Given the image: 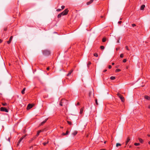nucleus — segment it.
Segmentation results:
<instances>
[{
	"label": "nucleus",
	"instance_id": "1",
	"mask_svg": "<svg viewBox=\"0 0 150 150\" xmlns=\"http://www.w3.org/2000/svg\"><path fill=\"white\" fill-rule=\"evenodd\" d=\"M43 54L45 56H48L50 54V51L48 50H45L42 51Z\"/></svg>",
	"mask_w": 150,
	"mask_h": 150
},
{
	"label": "nucleus",
	"instance_id": "2",
	"mask_svg": "<svg viewBox=\"0 0 150 150\" xmlns=\"http://www.w3.org/2000/svg\"><path fill=\"white\" fill-rule=\"evenodd\" d=\"M117 96L120 98V99L121 100L122 102H123L124 101V98L122 95L118 93L117 94Z\"/></svg>",
	"mask_w": 150,
	"mask_h": 150
},
{
	"label": "nucleus",
	"instance_id": "3",
	"mask_svg": "<svg viewBox=\"0 0 150 150\" xmlns=\"http://www.w3.org/2000/svg\"><path fill=\"white\" fill-rule=\"evenodd\" d=\"M68 12L69 10L67 8L61 13L63 16H64L67 15L68 14Z\"/></svg>",
	"mask_w": 150,
	"mask_h": 150
},
{
	"label": "nucleus",
	"instance_id": "4",
	"mask_svg": "<svg viewBox=\"0 0 150 150\" xmlns=\"http://www.w3.org/2000/svg\"><path fill=\"white\" fill-rule=\"evenodd\" d=\"M26 135H24L23 136L18 140L17 145L18 146L19 145V144L22 141L23 139L25 138L26 136Z\"/></svg>",
	"mask_w": 150,
	"mask_h": 150
},
{
	"label": "nucleus",
	"instance_id": "5",
	"mask_svg": "<svg viewBox=\"0 0 150 150\" xmlns=\"http://www.w3.org/2000/svg\"><path fill=\"white\" fill-rule=\"evenodd\" d=\"M0 110L1 111L5 112H8V110L7 108L5 107H1L0 108Z\"/></svg>",
	"mask_w": 150,
	"mask_h": 150
},
{
	"label": "nucleus",
	"instance_id": "6",
	"mask_svg": "<svg viewBox=\"0 0 150 150\" xmlns=\"http://www.w3.org/2000/svg\"><path fill=\"white\" fill-rule=\"evenodd\" d=\"M33 105L32 104H29L27 105V109L28 110L31 108H32L33 107Z\"/></svg>",
	"mask_w": 150,
	"mask_h": 150
},
{
	"label": "nucleus",
	"instance_id": "7",
	"mask_svg": "<svg viewBox=\"0 0 150 150\" xmlns=\"http://www.w3.org/2000/svg\"><path fill=\"white\" fill-rule=\"evenodd\" d=\"M44 131V129H43L42 130H40L38 131L36 135L35 136L37 138L39 135L40 133L42 132H43Z\"/></svg>",
	"mask_w": 150,
	"mask_h": 150
},
{
	"label": "nucleus",
	"instance_id": "8",
	"mask_svg": "<svg viewBox=\"0 0 150 150\" xmlns=\"http://www.w3.org/2000/svg\"><path fill=\"white\" fill-rule=\"evenodd\" d=\"M36 138L34 136L33 138H31L30 140L28 142L29 143H31L32 142V141L34 140Z\"/></svg>",
	"mask_w": 150,
	"mask_h": 150
},
{
	"label": "nucleus",
	"instance_id": "9",
	"mask_svg": "<svg viewBox=\"0 0 150 150\" xmlns=\"http://www.w3.org/2000/svg\"><path fill=\"white\" fill-rule=\"evenodd\" d=\"M13 38V37L12 36H11L10 37V39H9V40L7 41V43L8 44H9L11 43V41L12 40Z\"/></svg>",
	"mask_w": 150,
	"mask_h": 150
},
{
	"label": "nucleus",
	"instance_id": "10",
	"mask_svg": "<svg viewBox=\"0 0 150 150\" xmlns=\"http://www.w3.org/2000/svg\"><path fill=\"white\" fill-rule=\"evenodd\" d=\"M130 138L129 137H128L127 138V140L126 141V142H125L126 145H127L128 144V143L129 142V141H130Z\"/></svg>",
	"mask_w": 150,
	"mask_h": 150
},
{
	"label": "nucleus",
	"instance_id": "11",
	"mask_svg": "<svg viewBox=\"0 0 150 150\" xmlns=\"http://www.w3.org/2000/svg\"><path fill=\"white\" fill-rule=\"evenodd\" d=\"M93 1H94V0H91L90 1L88 2L87 3V5H89L91 4L93 2Z\"/></svg>",
	"mask_w": 150,
	"mask_h": 150
},
{
	"label": "nucleus",
	"instance_id": "12",
	"mask_svg": "<svg viewBox=\"0 0 150 150\" xmlns=\"http://www.w3.org/2000/svg\"><path fill=\"white\" fill-rule=\"evenodd\" d=\"M144 98L146 100H150V97L148 96H144Z\"/></svg>",
	"mask_w": 150,
	"mask_h": 150
},
{
	"label": "nucleus",
	"instance_id": "13",
	"mask_svg": "<svg viewBox=\"0 0 150 150\" xmlns=\"http://www.w3.org/2000/svg\"><path fill=\"white\" fill-rule=\"evenodd\" d=\"M84 110V107H83L81 108L80 109V114H81L83 113V111Z\"/></svg>",
	"mask_w": 150,
	"mask_h": 150
},
{
	"label": "nucleus",
	"instance_id": "14",
	"mask_svg": "<svg viewBox=\"0 0 150 150\" xmlns=\"http://www.w3.org/2000/svg\"><path fill=\"white\" fill-rule=\"evenodd\" d=\"M145 7V5H143L141 6L140 9L141 10H144Z\"/></svg>",
	"mask_w": 150,
	"mask_h": 150
},
{
	"label": "nucleus",
	"instance_id": "15",
	"mask_svg": "<svg viewBox=\"0 0 150 150\" xmlns=\"http://www.w3.org/2000/svg\"><path fill=\"white\" fill-rule=\"evenodd\" d=\"M73 71V70L72 69L70 71H69V73L67 74V76H70L71 74Z\"/></svg>",
	"mask_w": 150,
	"mask_h": 150
},
{
	"label": "nucleus",
	"instance_id": "16",
	"mask_svg": "<svg viewBox=\"0 0 150 150\" xmlns=\"http://www.w3.org/2000/svg\"><path fill=\"white\" fill-rule=\"evenodd\" d=\"M138 139L139 140V141L141 143H143L144 142V141L142 138H138Z\"/></svg>",
	"mask_w": 150,
	"mask_h": 150
},
{
	"label": "nucleus",
	"instance_id": "17",
	"mask_svg": "<svg viewBox=\"0 0 150 150\" xmlns=\"http://www.w3.org/2000/svg\"><path fill=\"white\" fill-rule=\"evenodd\" d=\"M47 119H46L45 120H44L43 122H42L41 123V125H42L43 124L45 123L47 121Z\"/></svg>",
	"mask_w": 150,
	"mask_h": 150
},
{
	"label": "nucleus",
	"instance_id": "18",
	"mask_svg": "<svg viewBox=\"0 0 150 150\" xmlns=\"http://www.w3.org/2000/svg\"><path fill=\"white\" fill-rule=\"evenodd\" d=\"M25 88H24L23 89V90L21 91V93L22 94H23L25 93Z\"/></svg>",
	"mask_w": 150,
	"mask_h": 150
},
{
	"label": "nucleus",
	"instance_id": "19",
	"mask_svg": "<svg viewBox=\"0 0 150 150\" xmlns=\"http://www.w3.org/2000/svg\"><path fill=\"white\" fill-rule=\"evenodd\" d=\"M77 133V131H74L73 133H72V135H73L74 136H75L76 135Z\"/></svg>",
	"mask_w": 150,
	"mask_h": 150
},
{
	"label": "nucleus",
	"instance_id": "20",
	"mask_svg": "<svg viewBox=\"0 0 150 150\" xmlns=\"http://www.w3.org/2000/svg\"><path fill=\"white\" fill-rule=\"evenodd\" d=\"M62 15V13H59L57 16V18H61V17Z\"/></svg>",
	"mask_w": 150,
	"mask_h": 150
},
{
	"label": "nucleus",
	"instance_id": "21",
	"mask_svg": "<svg viewBox=\"0 0 150 150\" xmlns=\"http://www.w3.org/2000/svg\"><path fill=\"white\" fill-rule=\"evenodd\" d=\"M67 121L69 125H72V122H71L69 121V120H67Z\"/></svg>",
	"mask_w": 150,
	"mask_h": 150
},
{
	"label": "nucleus",
	"instance_id": "22",
	"mask_svg": "<svg viewBox=\"0 0 150 150\" xmlns=\"http://www.w3.org/2000/svg\"><path fill=\"white\" fill-rule=\"evenodd\" d=\"M106 40V39L105 38H104L102 39V41L103 42H105Z\"/></svg>",
	"mask_w": 150,
	"mask_h": 150
},
{
	"label": "nucleus",
	"instance_id": "23",
	"mask_svg": "<svg viewBox=\"0 0 150 150\" xmlns=\"http://www.w3.org/2000/svg\"><path fill=\"white\" fill-rule=\"evenodd\" d=\"M121 71V70L119 69H116L115 71L116 72H118Z\"/></svg>",
	"mask_w": 150,
	"mask_h": 150
},
{
	"label": "nucleus",
	"instance_id": "24",
	"mask_svg": "<svg viewBox=\"0 0 150 150\" xmlns=\"http://www.w3.org/2000/svg\"><path fill=\"white\" fill-rule=\"evenodd\" d=\"M110 79L111 80H114L115 79V76H112L110 77Z\"/></svg>",
	"mask_w": 150,
	"mask_h": 150
},
{
	"label": "nucleus",
	"instance_id": "25",
	"mask_svg": "<svg viewBox=\"0 0 150 150\" xmlns=\"http://www.w3.org/2000/svg\"><path fill=\"white\" fill-rule=\"evenodd\" d=\"M121 145V144H120L119 143H117L116 144V146L117 147L119 146H120Z\"/></svg>",
	"mask_w": 150,
	"mask_h": 150
},
{
	"label": "nucleus",
	"instance_id": "26",
	"mask_svg": "<svg viewBox=\"0 0 150 150\" xmlns=\"http://www.w3.org/2000/svg\"><path fill=\"white\" fill-rule=\"evenodd\" d=\"M2 104L3 106H7V104L6 103H2Z\"/></svg>",
	"mask_w": 150,
	"mask_h": 150
},
{
	"label": "nucleus",
	"instance_id": "27",
	"mask_svg": "<svg viewBox=\"0 0 150 150\" xmlns=\"http://www.w3.org/2000/svg\"><path fill=\"white\" fill-rule=\"evenodd\" d=\"M140 145V144L139 143H135L134 144V145L136 146H139Z\"/></svg>",
	"mask_w": 150,
	"mask_h": 150
},
{
	"label": "nucleus",
	"instance_id": "28",
	"mask_svg": "<svg viewBox=\"0 0 150 150\" xmlns=\"http://www.w3.org/2000/svg\"><path fill=\"white\" fill-rule=\"evenodd\" d=\"M94 56L96 57H98V54L97 53H95L94 54Z\"/></svg>",
	"mask_w": 150,
	"mask_h": 150
},
{
	"label": "nucleus",
	"instance_id": "29",
	"mask_svg": "<svg viewBox=\"0 0 150 150\" xmlns=\"http://www.w3.org/2000/svg\"><path fill=\"white\" fill-rule=\"evenodd\" d=\"M48 143V141H47V142H44L43 143V144L44 146H45Z\"/></svg>",
	"mask_w": 150,
	"mask_h": 150
},
{
	"label": "nucleus",
	"instance_id": "30",
	"mask_svg": "<svg viewBox=\"0 0 150 150\" xmlns=\"http://www.w3.org/2000/svg\"><path fill=\"white\" fill-rule=\"evenodd\" d=\"M91 62H88V63L87 64V66L88 67L90 65H91Z\"/></svg>",
	"mask_w": 150,
	"mask_h": 150
},
{
	"label": "nucleus",
	"instance_id": "31",
	"mask_svg": "<svg viewBox=\"0 0 150 150\" xmlns=\"http://www.w3.org/2000/svg\"><path fill=\"white\" fill-rule=\"evenodd\" d=\"M100 48H101V49L102 50H103L104 49V48H105V47L104 46H101L100 47Z\"/></svg>",
	"mask_w": 150,
	"mask_h": 150
},
{
	"label": "nucleus",
	"instance_id": "32",
	"mask_svg": "<svg viewBox=\"0 0 150 150\" xmlns=\"http://www.w3.org/2000/svg\"><path fill=\"white\" fill-rule=\"evenodd\" d=\"M95 101L96 104L97 105H98V103L97 102V99H96Z\"/></svg>",
	"mask_w": 150,
	"mask_h": 150
},
{
	"label": "nucleus",
	"instance_id": "33",
	"mask_svg": "<svg viewBox=\"0 0 150 150\" xmlns=\"http://www.w3.org/2000/svg\"><path fill=\"white\" fill-rule=\"evenodd\" d=\"M120 57L121 58H122L124 57V55L122 54H120Z\"/></svg>",
	"mask_w": 150,
	"mask_h": 150
},
{
	"label": "nucleus",
	"instance_id": "34",
	"mask_svg": "<svg viewBox=\"0 0 150 150\" xmlns=\"http://www.w3.org/2000/svg\"><path fill=\"white\" fill-rule=\"evenodd\" d=\"M59 105H61V106H62L63 105V104H62V101H60V103H59Z\"/></svg>",
	"mask_w": 150,
	"mask_h": 150
},
{
	"label": "nucleus",
	"instance_id": "35",
	"mask_svg": "<svg viewBox=\"0 0 150 150\" xmlns=\"http://www.w3.org/2000/svg\"><path fill=\"white\" fill-rule=\"evenodd\" d=\"M125 48L127 50H129V49L128 48V47L127 46H125Z\"/></svg>",
	"mask_w": 150,
	"mask_h": 150
},
{
	"label": "nucleus",
	"instance_id": "36",
	"mask_svg": "<svg viewBox=\"0 0 150 150\" xmlns=\"http://www.w3.org/2000/svg\"><path fill=\"white\" fill-rule=\"evenodd\" d=\"M127 61V60L126 59H125L123 60V62L124 63L126 62Z\"/></svg>",
	"mask_w": 150,
	"mask_h": 150
},
{
	"label": "nucleus",
	"instance_id": "37",
	"mask_svg": "<svg viewBox=\"0 0 150 150\" xmlns=\"http://www.w3.org/2000/svg\"><path fill=\"white\" fill-rule=\"evenodd\" d=\"M7 30V27H5L4 28V31H6Z\"/></svg>",
	"mask_w": 150,
	"mask_h": 150
},
{
	"label": "nucleus",
	"instance_id": "38",
	"mask_svg": "<svg viewBox=\"0 0 150 150\" xmlns=\"http://www.w3.org/2000/svg\"><path fill=\"white\" fill-rule=\"evenodd\" d=\"M61 9L59 8H58L57 9V11H61Z\"/></svg>",
	"mask_w": 150,
	"mask_h": 150
},
{
	"label": "nucleus",
	"instance_id": "39",
	"mask_svg": "<svg viewBox=\"0 0 150 150\" xmlns=\"http://www.w3.org/2000/svg\"><path fill=\"white\" fill-rule=\"evenodd\" d=\"M69 132L68 130L66 132V133H65L66 135L68 134V133H69Z\"/></svg>",
	"mask_w": 150,
	"mask_h": 150
},
{
	"label": "nucleus",
	"instance_id": "40",
	"mask_svg": "<svg viewBox=\"0 0 150 150\" xmlns=\"http://www.w3.org/2000/svg\"><path fill=\"white\" fill-rule=\"evenodd\" d=\"M65 8V6H61L62 8L63 9H64Z\"/></svg>",
	"mask_w": 150,
	"mask_h": 150
},
{
	"label": "nucleus",
	"instance_id": "41",
	"mask_svg": "<svg viewBox=\"0 0 150 150\" xmlns=\"http://www.w3.org/2000/svg\"><path fill=\"white\" fill-rule=\"evenodd\" d=\"M132 26L133 27H134V26H136V25L135 24H132Z\"/></svg>",
	"mask_w": 150,
	"mask_h": 150
},
{
	"label": "nucleus",
	"instance_id": "42",
	"mask_svg": "<svg viewBox=\"0 0 150 150\" xmlns=\"http://www.w3.org/2000/svg\"><path fill=\"white\" fill-rule=\"evenodd\" d=\"M112 68V66L110 65H109V66H108V68L109 69H110L111 68Z\"/></svg>",
	"mask_w": 150,
	"mask_h": 150
},
{
	"label": "nucleus",
	"instance_id": "43",
	"mask_svg": "<svg viewBox=\"0 0 150 150\" xmlns=\"http://www.w3.org/2000/svg\"><path fill=\"white\" fill-rule=\"evenodd\" d=\"M91 92H89V96L90 97V96L91 95Z\"/></svg>",
	"mask_w": 150,
	"mask_h": 150
},
{
	"label": "nucleus",
	"instance_id": "44",
	"mask_svg": "<svg viewBox=\"0 0 150 150\" xmlns=\"http://www.w3.org/2000/svg\"><path fill=\"white\" fill-rule=\"evenodd\" d=\"M122 23V21H119L118 22V23L119 24H121V23Z\"/></svg>",
	"mask_w": 150,
	"mask_h": 150
},
{
	"label": "nucleus",
	"instance_id": "45",
	"mask_svg": "<svg viewBox=\"0 0 150 150\" xmlns=\"http://www.w3.org/2000/svg\"><path fill=\"white\" fill-rule=\"evenodd\" d=\"M7 140L9 142H10V138H8L7 139Z\"/></svg>",
	"mask_w": 150,
	"mask_h": 150
},
{
	"label": "nucleus",
	"instance_id": "46",
	"mask_svg": "<svg viewBox=\"0 0 150 150\" xmlns=\"http://www.w3.org/2000/svg\"><path fill=\"white\" fill-rule=\"evenodd\" d=\"M50 69V68L49 67H47V70L48 71Z\"/></svg>",
	"mask_w": 150,
	"mask_h": 150
},
{
	"label": "nucleus",
	"instance_id": "47",
	"mask_svg": "<svg viewBox=\"0 0 150 150\" xmlns=\"http://www.w3.org/2000/svg\"><path fill=\"white\" fill-rule=\"evenodd\" d=\"M2 42V40L0 39V43H1Z\"/></svg>",
	"mask_w": 150,
	"mask_h": 150
},
{
	"label": "nucleus",
	"instance_id": "48",
	"mask_svg": "<svg viewBox=\"0 0 150 150\" xmlns=\"http://www.w3.org/2000/svg\"><path fill=\"white\" fill-rule=\"evenodd\" d=\"M62 134L63 135H66L65 133H63Z\"/></svg>",
	"mask_w": 150,
	"mask_h": 150
},
{
	"label": "nucleus",
	"instance_id": "49",
	"mask_svg": "<svg viewBox=\"0 0 150 150\" xmlns=\"http://www.w3.org/2000/svg\"><path fill=\"white\" fill-rule=\"evenodd\" d=\"M106 71H107V70L105 69V70L103 71V72H105Z\"/></svg>",
	"mask_w": 150,
	"mask_h": 150
},
{
	"label": "nucleus",
	"instance_id": "50",
	"mask_svg": "<svg viewBox=\"0 0 150 150\" xmlns=\"http://www.w3.org/2000/svg\"><path fill=\"white\" fill-rule=\"evenodd\" d=\"M77 105H80V104H79V102H78V103H77Z\"/></svg>",
	"mask_w": 150,
	"mask_h": 150
},
{
	"label": "nucleus",
	"instance_id": "51",
	"mask_svg": "<svg viewBox=\"0 0 150 150\" xmlns=\"http://www.w3.org/2000/svg\"><path fill=\"white\" fill-rule=\"evenodd\" d=\"M115 64V63H114L113 62V63H112V65H114V64Z\"/></svg>",
	"mask_w": 150,
	"mask_h": 150
},
{
	"label": "nucleus",
	"instance_id": "52",
	"mask_svg": "<svg viewBox=\"0 0 150 150\" xmlns=\"http://www.w3.org/2000/svg\"><path fill=\"white\" fill-rule=\"evenodd\" d=\"M117 42H118V43L119 42V40H118L117 41Z\"/></svg>",
	"mask_w": 150,
	"mask_h": 150
},
{
	"label": "nucleus",
	"instance_id": "53",
	"mask_svg": "<svg viewBox=\"0 0 150 150\" xmlns=\"http://www.w3.org/2000/svg\"><path fill=\"white\" fill-rule=\"evenodd\" d=\"M147 136L148 137H150V135L148 134L147 135Z\"/></svg>",
	"mask_w": 150,
	"mask_h": 150
},
{
	"label": "nucleus",
	"instance_id": "54",
	"mask_svg": "<svg viewBox=\"0 0 150 150\" xmlns=\"http://www.w3.org/2000/svg\"><path fill=\"white\" fill-rule=\"evenodd\" d=\"M118 66H116V68H118Z\"/></svg>",
	"mask_w": 150,
	"mask_h": 150
},
{
	"label": "nucleus",
	"instance_id": "55",
	"mask_svg": "<svg viewBox=\"0 0 150 150\" xmlns=\"http://www.w3.org/2000/svg\"><path fill=\"white\" fill-rule=\"evenodd\" d=\"M148 143H149V144H150V141H149V142Z\"/></svg>",
	"mask_w": 150,
	"mask_h": 150
},
{
	"label": "nucleus",
	"instance_id": "56",
	"mask_svg": "<svg viewBox=\"0 0 150 150\" xmlns=\"http://www.w3.org/2000/svg\"><path fill=\"white\" fill-rule=\"evenodd\" d=\"M116 50H118V49H117V48H116Z\"/></svg>",
	"mask_w": 150,
	"mask_h": 150
},
{
	"label": "nucleus",
	"instance_id": "57",
	"mask_svg": "<svg viewBox=\"0 0 150 150\" xmlns=\"http://www.w3.org/2000/svg\"><path fill=\"white\" fill-rule=\"evenodd\" d=\"M106 142V141H105V142H104V143H105H105Z\"/></svg>",
	"mask_w": 150,
	"mask_h": 150
},
{
	"label": "nucleus",
	"instance_id": "58",
	"mask_svg": "<svg viewBox=\"0 0 150 150\" xmlns=\"http://www.w3.org/2000/svg\"><path fill=\"white\" fill-rule=\"evenodd\" d=\"M122 18H120V20H122Z\"/></svg>",
	"mask_w": 150,
	"mask_h": 150
}]
</instances>
